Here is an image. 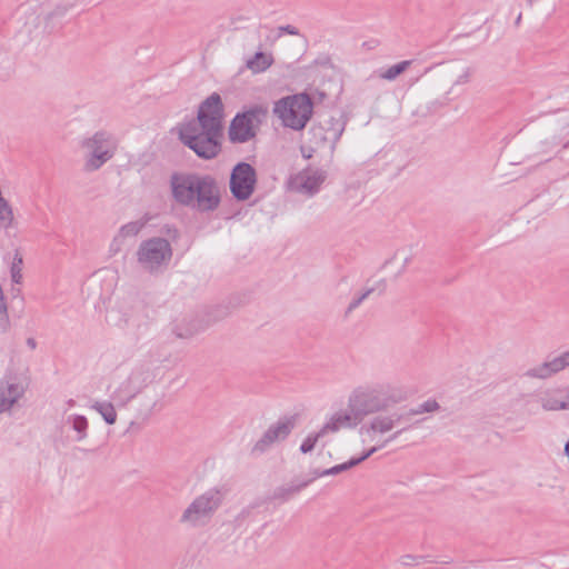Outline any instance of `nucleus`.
Masks as SVG:
<instances>
[{"mask_svg": "<svg viewBox=\"0 0 569 569\" xmlns=\"http://www.w3.org/2000/svg\"><path fill=\"white\" fill-rule=\"evenodd\" d=\"M222 130V101L218 93H212L200 104L197 119L180 127L179 138L198 157L212 159L220 152Z\"/></svg>", "mask_w": 569, "mask_h": 569, "instance_id": "1", "label": "nucleus"}, {"mask_svg": "<svg viewBox=\"0 0 569 569\" xmlns=\"http://www.w3.org/2000/svg\"><path fill=\"white\" fill-rule=\"evenodd\" d=\"M170 186L176 202L193 210L213 211L220 203V188L210 176L173 174Z\"/></svg>", "mask_w": 569, "mask_h": 569, "instance_id": "2", "label": "nucleus"}, {"mask_svg": "<svg viewBox=\"0 0 569 569\" xmlns=\"http://www.w3.org/2000/svg\"><path fill=\"white\" fill-rule=\"evenodd\" d=\"M350 396L366 418L406 402L410 398V392L401 381L382 379L353 388Z\"/></svg>", "mask_w": 569, "mask_h": 569, "instance_id": "3", "label": "nucleus"}, {"mask_svg": "<svg viewBox=\"0 0 569 569\" xmlns=\"http://www.w3.org/2000/svg\"><path fill=\"white\" fill-rule=\"evenodd\" d=\"M403 415L398 412H378V415L370 418L359 429V435L363 443H371L372 446L359 458H353L345 463L335 466L332 468L322 470L317 473V477L333 476L346 471L367 458L373 455L379 449L383 448L387 443L395 440L400 431L390 435L401 422Z\"/></svg>", "mask_w": 569, "mask_h": 569, "instance_id": "4", "label": "nucleus"}, {"mask_svg": "<svg viewBox=\"0 0 569 569\" xmlns=\"http://www.w3.org/2000/svg\"><path fill=\"white\" fill-rule=\"evenodd\" d=\"M470 76V68L455 60L433 64L422 74L430 90L446 94L450 93L455 87L469 82Z\"/></svg>", "mask_w": 569, "mask_h": 569, "instance_id": "5", "label": "nucleus"}, {"mask_svg": "<svg viewBox=\"0 0 569 569\" xmlns=\"http://www.w3.org/2000/svg\"><path fill=\"white\" fill-rule=\"evenodd\" d=\"M147 373L140 367H119L108 386L110 399L118 407H126L147 385Z\"/></svg>", "mask_w": 569, "mask_h": 569, "instance_id": "6", "label": "nucleus"}, {"mask_svg": "<svg viewBox=\"0 0 569 569\" xmlns=\"http://www.w3.org/2000/svg\"><path fill=\"white\" fill-rule=\"evenodd\" d=\"M312 101L306 93H299L280 99L276 102L273 112L282 124L293 130H302L312 116Z\"/></svg>", "mask_w": 569, "mask_h": 569, "instance_id": "7", "label": "nucleus"}, {"mask_svg": "<svg viewBox=\"0 0 569 569\" xmlns=\"http://www.w3.org/2000/svg\"><path fill=\"white\" fill-rule=\"evenodd\" d=\"M345 126L340 119L328 118L313 124L308 131V142L301 147L302 156L310 159L319 149L329 147L335 149Z\"/></svg>", "mask_w": 569, "mask_h": 569, "instance_id": "8", "label": "nucleus"}, {"mask_svg": "<svg viewBox=\"0 0 569 569\" xmlns=\"http://www.w3.org/2000/svg\"><path fill=\"white\" fill-rule=\"evenodd\" d=\"M86 151L84 169L94 171L108 162L114 154L117 143L113 137L106 131H98L81 142Z\"/></svg>", "mask_w": 569, "mask_h": 569, "instance_id": "9", "label": "nucleus"}, {"mask_svg": "<svg viewBox=\"0 0 569 569\" xmlns=\"http://www.w3.org/2000/svg\"><path fill=\"white\" fill-rule=\"evenodd\" d=\"M221 503L220 492L209 490L197 497L182 512L180 523L188 527H202L212 518Z\"/></svg>", "mask_w": 569, "mask_h": 569, "instance_id": "10", "label": "nucleus"}, {"mask_svg": "<svg viewBox=\"0 0 569 569\" xmlns=\"http://www.w3.org/2000/svg\"><path fill=\"white\" fill-rule=\"evenodd\" d=\"M172 256L171 246L163 238H151L139 246L137 259L142 269L150 272L167 264Z\"/></svg>", "mask_w": 569, "mask_h": 569, "instance_id": "11", "label": "nucleus"}, {"mask_svg": "<svg viewBox=\"0 0 569 569\" xmlns=\"http://www.w3.org/2000/svg\"><path fill=\"white\" fill-rule=\"evenodd\" d=\"M267 116V110L256 107L237 114L229 127V138L232 142H247L256 136V131Z\"/></svg>", "mask_w": 569, "mask_h": 569, "instance_id": "12", "label": "nucleus"}, {"mask_svg": "<svg viewBox=\"0 0 569 569\" xmlns=\"http://www.w3.org/2000/svg\"><path fill=\"white\" fill-rule=\"evenodd\" d=\"M257 174L254 168L247 163H238L230 176V190L237 200H247L254 191Z\"/></svg>", "mask_w": 569, "mask_h": 569, "instance_id": "13", "label": "nucleus"}, {"mask_svg": "<svg viewBox=\"0 0 569 569\" xmlns=\"http://www.w3.org/2000/svg\"><path fill=\"white\" fill-rule=\"evenodd\" d=\"M365 417L357 408L353 398L349 395L347 409L335 412L322 427V433H335L341 429H351L363 421Z\"/></svg>", "mask_w": 569, "mask_h": 569, "instance_id": "14", "label": "nucleus"}, {"mask_svg": "<svg viewBox=\"0 0 569 569\" xmlns=\"http://www.w3.org/2000/svg\"><path fill=\"white\" fill-rule=\"evenodd\" d=\"M536 409L543 412L569 411V388H543L536 393Z\"/></svg>", "mask_w": 569, "mask_h": 569, "instance_id": "15", "label": "nucleus"}, {"mask_svg": "<svg viewBox=\"0 0 569 569\" xmlns=\"http://www.w3.org/2000/svg\"><path fill=\"white\" fill-rule=\"evenodd\" d=\"M569 368V350L550 357L543 362H540L523 373V377L528 379L547 380Z\"/></svg>", "mask_w": 569, "mask_h": 569, "instance_id": "16", "label": "nucleus"}, {"mask_svg": "<svg viewBox=\"0 0 569 569\" xmlns=\"http://www.w3.org/2000/svg\"><path fill=\"white\" fill-rule=\"evenodd\" d=\"M326 177L323 170L307 168L293 178L292 186L299 192L313 194L319 190Z\"/></svg>", "mask_w": 569, "mask_h": 569, "instance_id": "17", "label": "nucleus"}, {"mask_svg": "<svg viewBox=\"0 0 569 569\" xmlns=\"http://www.w3.org/2000/svg\"><path fill=\"white\" fill-rule=\"evenodd\" d=\"M295 422L291 419L278 421L271 426L262 438L256 443V451H264L270 445L286 439L293 429Z\"/></svg>", "mask_w": 569, "mask_h": 569, "instance_id": "18", "label": "nucleus"}, {"mask_svg": "<svg viewBox=\"0 0 569 569\" xmlns=\"http://www.w3.org/2000/svg\"><path fill=\"white\" fill-rule=\"evenodd\" d=\"M23 387L11 380L0 381V413L10 410L14 403L23 396Z\"/></svg>", "mask_w": 569, "mask_h": 569, "instance_id": "19", "label": "nucleus"}, {"mask_svg": "<svg viewBox=\"0 0 569 569\" xmlns=\"http://www.w3.org/2000/svg\"><path fill=\"white\" fill-rule=\"evenodd\" d=\"M273 62L274 58L271 52L258 51L246 60V68L257 74L268 70Z\"/></svg>", "mask_w": 569, "mask_h": 569, "instance_id": "20", "label": "nucleus"}, {"mask_svg": "<svg viewBox=\"0 0 569 569\" xmlns=\"http://www.w3.org/2000/svg\"><path fill=\"white\" fill-rule=\"evenodd\" d=\"M91 409L98 412L107 425H114L118 419L116 405L109 400H96L91 405Z\"/></svg>", "mask_w": 569, "mask_h": 569, "instance_id": "21", "label": "nucleus"}, {"mask_svg": "<svg viewBox=\"0 0 569 569\" xmlns=\"http://www.w3.org/2000/svg\"><path fill=\"white\" fill-rule=\"evenodd\" d=\"M68 423H70L72 429L77 432V441H82L87 438L89 422L84 416L72 415L68 417Z\"/></svg>", "mask_w": 569, "mask_h": 569, "instance_id": "22", "label": "nucleus"}, {"mask_svg": "<svg viewBox=\"0 0 569 569\" xmlns=\"http://www.w3.org/2000/svg\"><path fill=\"white\" fill-rule=\"evenodd\" d=\"M411 64V61L406 60L401 61L397 64H393L389 67L387 70L379 73V78L385 80H395L398 76H400L402 72H405L409 66Z\"/></svg>", "mask_w": 569, "mask_h": 569, "instance_id": "23", "label": "nucleus"}, {"mask_svg": "<svg viewBox=\"0 0 569 569\" xmlns=\"http://www.w3.org/2000/svg\"><path fill=\"white\" fill-rule=\"evenodd\" d=\"M146 221L144 220H136L128 222L127 224L122 226L119 230L117 238H128V237H136L144 227Z\"/></svg>", "mask_w": 569, "mask_h": 569, "instance_id": "24", "label": "nucleus"}, {"mask_svg": "<svg viewBox=\"0 0 569 569\" xmlns=\"http://www.w3.org/2000/svg\"><path fill=\"white\" fill-rule=\"evenodd\" d=\"M439 409H440V405L437 400L428 399V400L423 401L422 403H420L419 406L411 408L407 415L408 416H418V415H422V413L436 412Z\"/></svg>", "mask_w": 569, "mask_h": 569, "instance_id": "25", "label": "nucleus"}, {"mask_svg": "<svg viewBox=\"0 0 569 569\" xmlns=\"http://www.w3.org/2000/svg\"><path fill=\"white\" fill-rule=\"evenodd\" d=\"M326 436L327 433H322V428L318 432L309 435L301 443L300 451L302 453H308L312 451L317 442Z\"/></svg>", "mask_w": 569, "mask_h": 569, "instance_id": "26", "label": "nucleus"}, {"mask_svg": "<svg viewBox=\"0 0 569 569\" xmlns=\"http://www.w3.org/2000/svg\"><path fill=\"white\" fill-rule=\"evenodd\" d=\"M22 264H23L22 256L17 252L13 257L11 269H10L11 279L14 283H20L22 280Z\"/></svg>", "mask_w": 569, "mask_h": 569, "instance_id": "27", "label": "nucleus"}, {"mask_svg": "<svg viewBox=\"0 0 569 569\" xmlns=\"http://www.w3.org/2000/svg\"><path fill=\"white\" fill-rule=\"evenodd\" d=\"M373 291V289H367L365 292H362L360 296L355 298L350 305L348 306L346 310V315H349L365 299L369 297V295Z\"/></svg>", "mask_w": 569, "mask_h": 569, "instance_id": "28", "label": "nucleus"}, {"mask_svg": "<svg viewBox=\"0 0 569 569\" xmlns=\"http://www.w3.org/2000/svg\"><path fill=\"white\" fill-rule=\"evenodd\" d=\"M411 261V256L406 251L397 252L393 256L392 262H399L401 264V269H403Z\"/></svg>", "mask_w": 569, "mask_h": 569, "instance_id": "29", "label": "nucleus"}, {"mask_svg": "<svg viewBox=\"0 0 569 569\" xmlns=\"http://www.w3.org/2000/svg\"><path fill=\"white\" fill-rule=\"evenodd\" d=\"M282 31L289 33V34H292V36H297L298 34V30L293 27V26H286V27H282L281 28Z\"/></svg>", "mask_w": 569, "mask_h": 569, "instance_id": "30", "label": "nucleus"}, {"mask_svg": "<svg viewBox=\"0 0 569 569\" xmlns=\"http://www.w3.org/2000/svg\"><path fill=\"white\" fill-rule=\"evenodd\" d=\"M64 12H66L64 8H57L48 17H51V16H63Z\"/></svg>", "mask_w": 569, "mask_h": 569, "instance_id": "31", "label": "nucleus"}, {"mask_svg": "<svg viewBox=\"0 0 569 569\" xmlns=\"http://www.w3.org/2000/svg\"><path fill=\"white\" fill-rule=\"evenodd\" d=\"M529 405H530V402L527 400L526 401L527 412L528 413H536L537 410L535 408H530Z\"/></svg>", "mask_w": 569, "mask_h": 569, "instance_id": "32", "label": "nucleus"}, {"mask_svg": "<svg viewBox=\"0 0 569 569\" xmlns=\"http://www.w3.org/2000/svg\"><path fill=\"white\" fill-rule=\"evenodd\" d=\"M28 345L31 346L32 348L36 347V342L33 339H28Z\"/></svg>", "mask_w": 569, "mask_h": 569, "instance_id": "33", "label": "nucleus"}, {"mask_svg": "<svg viewBox=\"0 0 569 569\" xmlns=\"http://www.w3.org/2000/svg\"><path fill=\"white\" fill-rule=\"evenodd\" d=\"M520 20H521V14L518 16L516 23L519 24Z\"/></svg>", "mask_w": 569, "mask_h": 569, "instance_id": "34", "label": "nucleus"}]
</instances>
